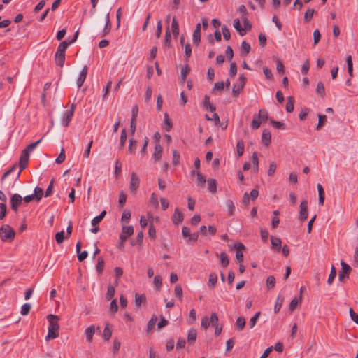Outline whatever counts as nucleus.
Instances as JSON below:
<instances>
[{
	"instance_id": "f3484780",
	"label": "nucleus",
	"mask_w": 358,
	"mask_h": 358,
	"mask_svg": "<svg viewBox=\"0 0 358 358\" xmlns=\"http://www.w3.org/2000/svg\"><path fill=\"white\" fill-rule=\"evenodd\" d=\"M271 135L267 130H264L262 136V141L265 145H268L271 143Z\"/></svg>"
},
{
	"instance_id": "58836bf2",
	"label": "nucleus",
	"mask_w": 358,
	"mask_h": 358,
	"mask_svg": "<svg viewBox=\"0 0 358 358\" xmlns=\"http://www.w3.org/2000/svg\"><path fill=\"white\" fill-rule=\"evenodd\" d=\"M220 262L224 267H227L229 265V261L227 255L224 252L220 254Z\"/></svg>"
},
{
	"instance_id": "680f3d73",
	"label": "nucleus",
	"mask_w": 358,
	"mask_h": 358,
	"mask_svg": "<svg viewBox=\"0 0 358 358\" xmlns=\"http://www.w3.org/2000/svg\"><path fill=\"white\" fill-rule=\"evenodd\" d=\"M210 324V321L208 317H203L201 320V327L203 329H207Z\"/></svg>"
},
{
	"instance_id": "4d7b16f0",
	"label": "nucleus",
	"mask_w": 358,
	"mask_h": 358,
	"mask_svg": "<svg viewBox=\"0 0 358 358\" xmlns=\"http://www.w3.org/2000/svg\"><path fill=\"white\" fill-rule=\"evenodd\" d=\"M68 45H69V43L67 42H66V41L62 42L59 45L57 52H62V53L65 54V50H66V48L68 47Z\"/></svg>"
},
{
	"instance_id": "2eb2a0df",
	"label": "nucleus",
	"mask_w": 358,
	"mask_h": 358,
	"mask_svg": "<svg viewBox=\"0 0 358 358\" xmlns=\"http://www.w3.org/2000/svg\"><path fill=\"white\" fill-rule=\"evenodd\" d=\"M163 148L159 144H156L155 148V152L152 155L153 158L158 161L161 159L162 155Z\"/></svg>"
},
{
	"instance_id": "c9c22d12",
	"label": "nucleus",
	"mask_w": 358,
	"mask_h": 358,
	"mask_svg": "<svg viewBox=\"0 0 358 358\" xmlns=\"http://www.w3.org/2000/svg\"><path fill=\"white\" fill-rule=\"evenodd\" d=\"M281 240L279 238L272 237L271 244L272 247L276 248L278 251L280 250L281 246Z\"/></svg>"
},
{
	"instance_id": "8fccbe9b",
	"label": "nucleus",
	"mask_w": 358,
	"mask_h": 358,
	"mask_svg": "<svg viewBox=\"0 0 358 358\" xmlns=\"http://www.w3.org/2000/svg\"><path fill=\"white\" fill-rule=\"evenodd\" d=\"M93 143V141L91 140L89 143L87 144V146L86 148V149L85 150L84 152H83V157L86 159L89 158L90 157V151H91V148H92V145Z\"/></svg>"
},
{
	"instance_id": "6e6d98bb",
	"label": "nucleus",
	"mask_w": 358,
	"mask_h": 358,
	"mask_svg": "<svg viewBox=\"0 0 358 358\" xmlns=\"http://www.w3.org/2000/svg\"><path fill=\"white\" fill-rule=\"evenodd\" d=\"M126 140H127V132H126V129H124L122 131L121 136H120V145L121 148H123L124 146Z\"/></svg>"
},
{
	"instance_id": "2f4dec72",
	"label": "nucleus",
	"mask_w": 358,
	"mask_h": 358,
	"mask_svg": "<svg viewBox=\"0 0 358 358\" xmlns=\"http://www.w3.org/2000/svg\"><path fill=\"white\" fill-rule=\"evenodd\" d=\"M157 317L155 315H153L152 317V318L150 319V320L148 322V325H147L148 333L151 332L152 328L154 327V326L155 325V324L157 322Z\"/></svg>"
},
{
	"instance_id": "ddd939ff",
	"label": "nucleus",
	"mask_w": 358,
	"mask_h": 358,
	"mask_svg": "<svg viewBox=\"0 0 358 358\" xmlns=\"http://www.w3.org/2000/svg\"><path fill=\"white\" fill-rule=\"evenodd\" d=\"M29 153H28L27 152L24 150L20 157V166L21 171L23 170L24 169H25V167L27 166V164L29 160Z\"/></svg>"
},
{
	"instance_id": "20e7f679",
	"label": "nucleus",
	"mask_w": 358,
	"mask_h": 358,
	"mask_svg": "<svg viewBox=\"0 0 358 358\" xmlns=\"http://www.w3.org/2000/svg\"><path fill=\"white\" fill-rule=\"evenodd\" d=\"M134 233V227L132 226H123L122 233L120 236V245L122 246L127 238L131 236Z\"/></svg>"
},
{
	"instance_id": "338daca9",
	"label": "nucleus",
	"mask_w": 358,
	"mask_h": 358,
	"mask_svg": "<svg viewBox=\"0 0 358 358\" xmlns=\"http://www.w3.org/2000/svg\"><path fill=\"white\" fill-rule=\"evenodd\" d=\"M241 50L244 52L245 55H247L249 53L250 50V45L248 43L243 41L241 44Z\"/></svg>"
},
{
	"instance_id": "7ed1b4c3",
	"label": "nucleus",
	"mask_w": 358,
	"mask_h": 358,
	"mask_svg": "<svg viewBox=\"0 0 358 358\" xmlns=\"http://www.w3.org/2000/svg\"><path fill=\"white\" fill-rule=\"evenodd\" d=\"M15 234L14 230L8 224H4L0 228V237L3 241H12Z\"/></svg>"
},
{
	"instance_id": "ea45409f",
	"label": "nucleus",
	"mask_w": 358,
	"mask_h": 358,
	"mask_svg": "<svg viewBox=\"0 0 358 358\" xmlns=\"http://www.w3.org/2000/svg\"><path fill=\"white\" fill-rule=\"evenodd\" d=\"M104 268V261L102 257H99L98 262L96 265V271L99 275L102 273V271Z\"/></svg>"
},
{
	"instance_id": "412c9836",
	"label": "nucleus",
	"mask_w": 358,
	"mask_h": 358,
	"mask_svg": "<svg viewBox=\"0 0 358 358\" xmlns=\"http://www.w3.org/2000/svg\"><path fill=\"white\" fill-rule=\"evenodd\" d=\"M112 336V330L110 329V324H107L103 329V338L105 341H109L110 338Z\"/></svg>"
},
{
	"instance_id": "3c124183",
	"label": "nucleus",
	"mask_w": 358,
	"mask_h": 358,
	"mask_svg": "<svg viewBox=\"0 0 358 358\" xmlns=\"http://www.w3.org/2000/svg\"><path fill=\"white\" fill-rule=\"evenodd\" d=\"M171 38V33H170V29H169V27H168L166 29V34H165L164 43L166 45H168V46L170 45Z\"/></svg>"
},
{
	"instance_id": "9b49d317",
	"label": "nucleus",
	"mask_w": 358,
	"mask_h": 358,
	"mask_svg": "<svg viewBox=\"0 0 358 358\" xmlns=\"http://www.w3.org/2000/svg\"><path fill=\"white\" fill-rule=\"evenodd\" d=\"M87 71H88L87 67L86 66H85L83 68L82 71H80L79 76L76 81V85H77L78 87H80L83 85V83L85 82L86 77H87Z\"/></svg>"
},
{
	"instance_id": "bb28decb",
	"label": "nucleus",
	"mask_w": 358,
	"mask_h": 358,
	"mask_svg": "<svg viewBox=\"0 0 358 358\" xmlns=\"http://www.w3.org/2000/svg\"><path fill=\"white\" fill-rule=\"evenodd\" d=\"M283 301H284V297L281 295H278L276 299L275 305L274 307L275 313H278L280 310V309L282 306V304L283 303Z\"/></svg>"
},
{
	"instance_id": "49530a36",
	"label": "nucleus",
	"mask_w": 358,
	"mask_h": 358,
	"mask_svg": "<svg viewBox=\"0 0 358 358\" xmlns=\"http://www.w3.org/2000/svg\"><path fill=\"white\" fill-rule=\"evenodd\" d=\"M301 301V298H299V299L296 297L294 298L289 304V310L291 311H293Z\"/></svg>"
},
{
	"instance_id": "de8ad7c7",
	"label": "nucleus",
	"mask_w": 358,
	"mask_h": 358,
	"mask_svg": "<svg viewBox=\"0 0 358 358\" xmlns=\"http://www.w3.org/2000/svg\"><path fill=\"white\" fill-rule=\"evenodd\" d=\"M266 285H267L268 288H269V289L275 287V279L274 276L270 275L268 277V278L266 280Z\"/></svg>"
},
{
	"instance_id": "dca6fc26",
	"label": "nucleus",
	"mask_w": 358,
	"mask_h": 358,
	"mask_svg": "<svg viewBox=\"0 0 358 358\" xmlns=\"http://www.w3.org/2000/svg\"><path fill=\"white\" fill-rule=\"evenodd\" d=\"M203 108L206 110H209L211 112H213L215 110V106H214L212 103L210 102V98L208 96H205L204 101L203 102Z\"/></svg>"
},
{
	"instance_id": "13d9d810",
	"label": "nucleus",
	"mask_w": 358,
	"mask_h": 358,
	"mask_svg": "<svg viewBox=\"0 0 358 358\" xmlns=\"http://www.w3.org/2000/svg\"><path fill=\"white\" fill-rule=\"evenodd\" d=\"M41 141V140H38V141H36L35 143H31L24 150L27 152L28 153H30L31 152H32L37 147V145L40 143Z\"/></svg>"
},
{
	"instance_id": "4c0bfd02",
	"label": "nucleus",
	"mask_w": 358,
	"mask_h": 358,
	"mask_svg": "<svg viewBox=\"0 0 358 358\" xmlns=\"http://www.w3.org/2000/svg\"><path fill=\"white\" fill-rule=\"evenodd\" d=\"M145 296L142 294V295H139L138 294H136L135 295V304L136 306H140L141 305L142 303H144L145 301Z\"/></svg>"
},
{
	"instance_id": "e433bc0d",
	"label": "nucleus",
	"mask_w": 358,
	"mask_h": 358,
	"mask_svg": "<svg viewBox=\"0 0 358 358\" xmlns=\"http://www.w3.org/2000/svg\"><path fill=\"white\" fill-rule=\"evenodd\" d=\"M336 276V268L334 266H332L331 268L330 274H329L328 280H327V283L329 285H331L333 282L334 280L335 279Z\"/></svg>"
},
{
	"instance_id": "473e14b6",
	"label": "nucleus",
	"mask_w": 358,
	"mask_h": 358,
	"mask_svg": "<svg viewBox=\"0 0 358 358\" xmlns=\"http://www.w3.org/2000/svg\"><path fill=\"white\" fill-rule=\"evenodd\" d=\"M346 62L348 64V72L349 75L350 76V77H352L353 68H352V59L351 55H349L347 57Z\"/></svg>"
},
{
	"instance_id": "774afa93",
	"label": "nucleus",
	"mask_w": 358,
	"mask_h": 358,
	"mask_svg": "<svg viewBox=\"0 0 358 358\" xmlns=\"http://www.w3.org/2000/svg\"><path fill=\"white\" fill-rule=\"evenodd\" d=\"M127 201V195L123 192H121L119 195V204L120 206H123Z\"/></svg>"
},
{
	"instance_id": "0eeeda50",
	"label": "nucleus",
	"mask_w": 358,
	"mask_h": 358,
	"mask_svg": "<svg viewBox=\"0 0 358 358\" xmlns=\"http://www.w3.org/2000/svg\"><path fill=\"white\" fill-rule=\"evenodd\" d=\"M140 180L135 173H132L129 182V189L131 192L134 194L139 187Z\"/></svg>"
},
{
	"instance_id": "f03ea898",
	"label": "nucleus",
	"mask_w": 358,
	"mask_h": 358,
	"mask_svg": "<svg viewBox=\"0 0 358 358\" xmlns=\"http://www.w3.org/2000/svg\"><path fill=\"white\" fill-rule=\"evenodd\" d=\"M268 119V113L264 109H261L259 111L258 115H255L253 117L252 121L251 122V127L254 129H258L262 122H264Z\"/></svg>"
},
{
	"instance_id": "a19ab883",
	"label": "nucleus",
	"mask_w": 358,
	"mask_h": 358,
	"mask_svg": "<svg viewBox=\"0 0 358 358\" xmlns=\"http://www.w3.org/2000/svg\"><path fill=\"white\" fill-rule=\"evenodd\" d=\"M226 207L229 215H232L235 210V206L232 201L227 200L226 201Z\"/></svg>"
},
{
	"instance_id": "864d4df0",
	"label": "nucleus",
	"mask_w": 358,
	"mask_h": 358,
	"mask_svg": "<svg viewBox=\"0 0 358 358\" xmlns=\"http://www.w3.org/2000/svg\"><path fill=\"white\" fill-rule=\"evenodd\" d=\"M115 287L112 285H109L108 287V291H107V294H106V297L107 299L109 300V299H111L113 296H114V294H115Z\"/></svg>"
},
{
	"instance_id": "6e6552de",
	"label": "nucleus",
	"mask_w": 358,
	"mask_h": 358,
	"mask_svg": "<svg viewBox=\"0 0 358 358\" xmlns=\"http://www.w3.org/2000/svg\"><path fill=\"white\" fill-rule=\"evenodd\" d=\"M342 269L339 273L338 278L339 280L342 281L345 278H347L351 271L350 266L344 262L341 263Z\"/></svg>"
},
{
	"instance_id": "37998d69",
	"label": "nucleus",
	"mask_w": 358,
	"mask_h": 358,
	"mask_svg": "<svg viewBox=\"0 0 358 358\" xmlns=\"http://www.w3.org/2000/svg\"><path fill=\"white\" fill-rule=\"evenodd\" d=\"M316 93L322 96H324L325 94L324 86L322 82H319L316 88Z\"/></svg>"
},
{
	"instance_id": "c85d7f7f",
	"label": "nucleus",
	"mask_w": 358,
	"mask_h": 358,
	"mask_svg": "<svg viewBox=\"0 0 358 358\" xmlns=\"http://www.w3.org/2000/svg\"><path fill=\"white\" fill-rule=\"evenodd\" d=\"M136 143H137V141L134 138H131L129 140V147H128V152L129 153L133 154L135 152L136 149Z\"/></svg>"
},
{
	"instance_id": "0e129e2a",
	"label": "nucleus",
	"mask_w": 358,
	"mask_h": 358,
	"mask_svg": "<svg viewBox=\"0 0 358 358\" xmlns=\"http://www.w3.org/2000/svg\"><path fill=\"white\" fill-rule=\"evenodd\" d=\"M276 167H277V165L275 162H272L270 164L269 169L268 170V175L269 176H272L274 174V173L276 170Z\"/></svg>"
},
{
	"instance_id": "cd10ccee",
	"label": "nucleus",
	"mask_w": 358,
	"mask_h": 358,
	"mask_svg": "<svg viewBox=\"0 0 358 358\" xmlns=\"http://www.w3.org/2000/svg\"><path fill=\"white\" fill-rule=\"evenodd\" d=\"M217 275L214 273H210L209 275L208 286L213 288L217 283Z\"/></svg>"
},
{
	"instance_id": "a878e982",
	"label": "nucleus",
	"mask_w": 358,
	"mask_h": 358,
	"mask_svg": "<svg viewBox=\"0 0 358 358\" xmlns=\"http://www.w3.org/2000/svg\"><path fill=\"white\" fill-rule=\"evenodd\" d=\"M189 71H190V68L187 65L182 68L181 72H180V78H181L182 83H185L187 76L189 73Z\"/></svg>"
},
{
	"instance_id": "bf43d9fd",
	"label": "nucleus",
	"mask_w": 358,
	"mask_h": 358,
	"mask_svg": "<svg viewBox=\"0 0 358 358\" xmlns=\"http://www.w3.org/2000/svg\"><path fill=\"white\" fill-rule=\"evenodd\" d=\"M55 239L58 244H60L61 243H62L64 239V231H62L57 232L55 235Z\"/></svg>"
},
{
	"instance_id": "c756f323",
	"label": "nucleus",
	"mask_w": 358,
	"mask_h": 358,
	"mask_svg": "<svg viewBox=\"0 0 358 358\" xmlns=\"http://www.w3.org/2000/svg\"><path fill=\"white\" fill-rule=\"evenodd\" d=\"M197 332L196 330L194 329H191L189 331L188 336H187V340L189 342H194L196 339Z\"/></svg>"
},
{
	"instance_id": "393cba45",
	"label": "nucleus",
	"mask_w": 358,
	"mask_h": 358,
	"mask_svg": "<svg viewBox=\"0 0 358 358\" xmlns=\"http://www.w3.org/2000/svg\"><path fill=\"white\" fill-rule=\"evenodd\" d=\"M234 27L238 31L241 36H243L245 34V30L241 27V22L238 19H235L234 20Z\"/></svg>"
},
{
	"instance_id": "4468645a",
	"label": "nucleus",
	"mask_w": 358,
	"mask_h": 358,
	"mask_svg": "<svg viewBox=\"0 0 358 358\" xmlns=\"http://www.w3.org/2000/svg\"><path fill=\"white\" fill-rule=\"evenodd\" d=\"M95 332V326L91 325L90 327H87L85 331V334L87 338V341L88 342H91L92 341V338L94 336V334Z\"/></svg>"
},
{
	"instance_id": "72a5a7b5",
	"label": "nucleus",
	"mask_w": 358,
	"mask_h": 358,
	"mask_svg": "<svg viewBox=\"0 0 358 358\" xmlns=\"http://www.w3.org/2000/svg\"><path fill=\"white\" fill-rule=\"evenodd\" d=\"M236 326L239 330H242L245 326V319L243 317H239L236 322Z\"/></svg>"
},
{
	"instance_id": "052dcab7",
	"label": "nucleus",
	"mask_w": 358,
	"mask_h": 358,
	"mask_svg": "<svg viewBox=\"0 0 358 358\" xmlns=\"http://www.w3.org/2000/svg\"><path fill=\"white\" fill-rule=\"evenodd\" d=\"M6 215V206L4 203H0V220L5 217Z\"/></svg>"
},
{
	"instance_id": "b1692460",
	"label": "nucleus",
	"mask_w": 358,
	"mask_h": 358,
	"mask_svg": "<svg viewBox=\"0 0 358 358\" xmlns=\"http://www.w3.org/2000/svg\"><path fill=\"white\" fill-rule=\"evenodd\" d=\"M105 20H106V25H105V27L103 29V36L106 35L108 33H109L110 30V28H111V24H110V16H109V13H108L106 15V17H105Z\"/></svg>"
},
{
	"instance_id": "7c9ffc66",
	"label": "nucleus",
	"mask_w": 358,
	"mask_h": 358,
	"mask_svg": "<svg viewBox=\"0 0 358 358\" xmlns=\"http://www.w3.org/2000/svg\"><path fill=\"white\" fill-rule=\"evenodd\" d=\"M286 110L287 113H291L294 110V99L292 96H289L287 98Z\"/></svg>"
},
{
	"instance_id": "09e8293b",
	"label": "nucleus",
	"mask_w": 358,
	"mask_h": 358,
	"mask_svg": "<svg viewBox=\"0 0 358 358\" xmlns=\"http://www.w3.org/2000/svg\"><path fill=\"white\" fill-rule=\"evenodd\" d=\"M30 309H31V304L30 303H24L22 306L20 313L22 315H27L29 313Z\"/></svg>"
},
{
	"instance_id": "79ce46f5",
	"label": "nucleus",
	"mask_w": 358,
	"mask_h": 358,
	"mask_svg": "<svg viewBox=\"0 0 358 358\" xmlns=\"http://www.w3.org/2000/svg\"><path fill=\"white\" fill-rule=\"evenodd\" d=\"M236 148H237L238 155L239 157L241 156L244 152V143L242 140H239L237 142Z\"/></svg>"
},
{
	"instance_id": "aec40b11",
	"label": "nucleus",
	"mask_w": 358,
	"mask_h": 358,
	"mask_svg": "<svg viewBox=\"0 0 358 358\" xmlns=\"http://www.w3.org/2000/svg\"><path fill=\"white\" fill-rule=\"evenodd\" d=\"M171 29L175 38L178 37L179 35V24L176 19V17L173 18L171 23Z\"/></svg>"
},
{
	"instance_id": "39448f33",
	"label": "nucleus",
	"mask_w": 358,
	"mask_h": 358,
	"mask_svg": "<svg viewBox=\"0 0 358 358\" xmlns=\"http://www.w3.org/2000/svg\"><path fill=\"white\" fill-rule=\"evenodd\" d=\"M246 78L245 76L242 74L239 76L238 83L234 85L232 92L233 94L236 96L239 94L241 90L243 88L245 84Z\"/></svg>"
},
{
	"instance_id": "4be33fe9",
	"label": "nucleus",
	"mask_w": 358,
	"mask_h": 358,
	"mask_svg": "<svg viewBox=\"0 0 358 358\" xmlns=\"http://www.w3.org/2000/svg\"><path fill=\"white\" fill-rule=\"evenodd\" d=\"M250 159H251V162L253 165L254 171L255 172H257L258 168H259V160H258L257 153L256 152H254L252 153V155Z\"/></svg>"
},
{
	"instance_id": "c03bdc74",
	"label": "nucleus",
	"mask_w": 358,
	"mask_h": 358,
	"mask_svg": "<svg viewBox=\"0 0 358 358\" xmlns=\"http://www.w3.org/2000/svg\"><path fill=\"white\" fill-rule=\"evenodd\" d=\"M260 314V312H257L252 317L250 318L249 322V326L251 329L253 328L256 324Z\"/></svg>"
},
{
	"instance_id": "f704fd0d",
	"label": "nucleus",
	"mask_w": 358,
	"mask_h": 358,
	"mask_svg": "<svg viewBox=\"0 0 358 358\" xmlns=\"http://www.w3.org/2000/svg\"><path fill=\"white\" fill-rule=\"evenodd\" d=\"M196 185L200 187H203L206 182L205 177L199 172L196 174Z\"/></svg>"
},
{
	"instance_id": "9d476101",
	"label": "nucleus",
	"mask_w": 358,
	"mask_h": 358,
	"mask_svg": "<svg viewBox=\"0 0 358 358\" xmlns=\"http://www.w3.org/2000/svg\"><path fill=\"white\" fill-rule=\"evenodd\" d=\"M22 197L21 195L18 194H15L13 195L10 199L11 208L17 211L19 206L22 203Z\"/></svg>"
},
{
	"instance_id": "f8f14e48",
	"label": "nucleus",
	"mask_w": 358,
	"mask_h": 358,
	"mask_svg": "<svg viewBox=\"0 0 358 358\" xmlns=\"http://www.w3.org/2000/svg\"><path fill=\"white\" fill-rule=\"evenodd\" d=\"M201 24L200 23H198L196 26V29L193 33L192 39L193 43L196 45H198L200 41H201Z\"/></svg>"
},
{
	"instance_id": "f257e3e1",
	"label": "nucleus",
	"mask_w": 358,
	"mask_h": 358,
	"mask_svg": "<svg viewBox=\"0 0 358 358\" xmlns=\"http://www.w3.org/2000/svg\"><path fill=\"white\" fill-rule=\"evenodd\" d=\"M49 322L48 332L45 337L46 340L54 339L59 336V317L57 315H49L47 317Z\"/></svg>"
},
{
	"instance_id": "a18cd8bd",
	"label": "nucleus",
	"mask_w": 358,
	"mask_h": 358,
	"mask_svg": "<svg viewBox=\"0 0 358 358\" xmlns=\"http://www.w3.org/2000/svg\"><path fill=\"white\" fill-rule=\"evenodd\" d=\"M208 189L212 193L216 192V182L214 179H208Z\"/></svg>"
},
{
	"instance_id": "a211bd4d",
	"label": "nucleus",
	"mask_w": 358,
	"mask_h": 358,
	"mask_svg": "<svg viewBox=\"0 0 358 358\" xmlns=\"http://www.w3.org/2000/svg\"><path fill=\"white\" fill-rule=\"evenodd\" d=\"M183 218L184 217L182 213L180 212L178 208H176L173 216V222L178 224L183 220Z\"/></svg>"
},
{
	"instance_id": "e2e57ef3",
	"label": "nucleus",
	"mask_w": 358,
	"mask_h": 358,
	"mask_svg": "<svg viewBox=\"0 0 358 358\" xmlns=\"http://www.w3.org/2000/svg\"><path fill=\"white\" fill-rule=\"evenodd\" d=\"M314 14V10L311 8H308L305 13L304 19L306 21L309 22L313 17Z\"/></svg>"
},
{
	"instance_id": "6ab92c4d",
	"label": "nucleus",
	"mask_w": 358,
	"mask_h": 358,
	"mask_svg": "<svg viewBox=\"0 0 358 358\" xmlns=\"http://www.w3.org/2000/svg\"><path fill=\"white\" fill-rule=\"evenodd\" d=\"M65 60V54L62 52H56L55 53V62L56 64L60 66L64 65Z\"/></svg>"
},
{
	"instance_id": "1a4fd4ad",
	"label": "nucleus",
	"mask_w": 358,
	"mask_h": 358,
	"mask_svg": "<svg viewBox=\"0 0 358 358\" xmlns=\"http://www.w3.org/2000/svg\"><path fill=\"white\" fill-rule=\"evenodd\" d=\"M308 217V202L303 201L300 204L299 220L304 221Z\"/></svg>"
},
{
	"instance_id": "423d86ee",
	"label": "nucleus",
	"mask_w": 358,
	"mask_h": 358,
	"mask_svg": "<svg viewBox=\"0 0 358 358\" xmlns=\"http://www.w3.org/2000/svg\"><path fill=\"white\" fill-rule=\"evenodd\" d=\"M74 104H72L71 108L64 112L62 120V124L64 127H67L71 122L74 113Z\"/></svg>"
},
{
	"instance_id": "5701e85b",
	"label": "nucleus",
	"mask_w": 358,
	"mask_h": 358,
	"mask_svg": "<svg viewBox=\"0 0 358 358\" xmlns=\"http://www.w3.org/2000/svg\"><path fill=\"white\" fill-rule=\"evenodd\" d=\"M43 195V190L42 188L36 187L34 189V193L33 194L34 198L37 201H39Z\"/></svg>"
},
{
	"instance_id": "69168bd1",
	"label": "nucleus",
	"mask_w": 358,
	"mask_h": 358,
	"mask_svg": "<svg viewBox=\"0 0 358 358\" xmlns=\"http://www.w3.org/2000/svg\"><path fill=\"white\" fill-rule=\"evenodd\" d=\"M154 285L157 289H159L162 285V278L159 275H156L154 278Z\"/></svg>"
},
{
	"instance_id": "603ef678",
	"label": "nucleus",
	"mask_w": 358,
	"mask_h": 358,
	"mask_svg": "<svg viewBox=\"0 0 358 358\" xmlns=\"http://www.w3.org/2000/svg\"><path fill=\"white\" fill-rule=\"evenodd\" d=\"M65 158L66 155L64 152V149L62 148L59 156L57 157L55 161L57 164H61L65 160Z\"/></svg>"
},
{
	"instance_id": "5fc2aeb1",
	"label": "nucleus",
	"mask_w": 358,
	"mask_h": 358,
	"mask_svg": "<svg viewBox=\"0 0 358 358\" xmlns=\"http://www.w3.org/2000/svg\"><path fill=\"white\" fill-rule=\"evenodd\" d=\"M327 121V116L324 115H319V121L317 126L316 127L317 129H320L324 124V122Z\"/></svg>"
}]
</instances>
